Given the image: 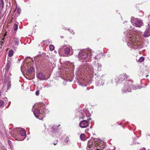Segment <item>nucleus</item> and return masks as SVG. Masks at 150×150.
<instances>
[{
	"label": "nucleus",
	"instance_id": "393cba45",
	"mask_svg": "<svg viewBox=\"0 0 150 150\" xmlns=\"http://www.w3.org/2000/svg\"><path fill=\"white\" fill-rule=\"evenodd\" d=\"M45 110H42L41 111V116H42L43 117H44V116H43V115L42 114V113H44L45 112Z\"/></svg>",
	"mask_w": 150,
	"mask_h": 150
},
{
	"label": "nucleus",
	"instance_id": "20e7f679",
	"mask_svg": "<svg viewBox=\"0 0 150 150\" xmlns=\"http://www.w3.org/2000/svg\"><path fill=\"white\" fill-rule=\"evenodd\" d=\"M64 47L65 54L68 55L69 56L72 54L73 52L72 51H71V47L66 46V45H64Z\"/></svg>",
	"mask_w": 150,
	"mask_h": 150
},
{
	"label": "nucleus",
	"instance_id": "7c9ffc66",
	"mask_svg": "<svg viewBox=\"0 0 150 150\" xmlns=\"http://www.w3.org/2000/svg\"><path fill=\"white\" fill-rule=\"evenodd\" d=\"M65 141L66 142H67L68 141V138H67L65 139Z\"/></svg>",
	"mask_w": 150,
	"mask_h": 150
},
{
	"label": "nucleus",
	"instance_id": "c85d7f7f",
	"mask_svg": "<svg viewBox=\"0 0 150 150\" xmlns=\"http://www.w3.org/2000/svg\"><path fill=\"white\" fill-rule=\"evenodd\" d=\"M138 88V87H137V86H136H136H135V87L133 86V89H134V90L137 89Z\"/></svg>",
	"mask_w": 150,
	"mask_h": 150
},
{
	"label": "nucleus",
	"instance_id": "79ce46f5",
	"mask_svg": "<svg viewBox=\"0 0 150 150\" xmlns=\"http://www.w3.org/2000/svg\"><path fill=\"white\" fill-rule=\"evenodd\" d=\"M16 10H15V9L14 10V11H16Z\"/></svg>",
	"mask_w": 150,
	"mask_h": 150
},
{
	"label": "nucleus",
	"instance_id": "e433bc0d",
	"mask_svg": "<svg viewBox=\"0 0 150 150\" xmlns=\"http://www.w3.org/2000/svg\"><path fill=\"white\" fill-rule=\"evenodd\" d=\"M2 47V45H0V49Z\"/></svg>",
	"mask_w": 150,
	"mask_h": 150
},
{
	"label": "nucleus",
	"instance_id": "0eeeda50",
	"mask_svg": "<svg viewBox=\"0 0 150 150\" xmlns=\"http://www.w3.org/2000/svg\"><path fill=\"white\" fill-rule=\"evenodd\" d=\"M79 58H81L82 59H85L88 57L87 53L85 51H81V52L79 53Z\"/></svg>",
	"mask_w": 150,
	"mask_h": 150
},
{
	"label": "nucleus",
	"instance_id": "bb28decb",
	"mask_svg": "<svg viewBox=\"0 0 150 150\" xmlns=\"http://www.w3.org/2000/svg\"><path fill=\"white\" fill-rule=\"evenodd\" d=\"M86 116L88 117H89L91 115L88 112H87L86 113Z\"/></svg>",
	"mask_w": 150,
	"mask_h": 150
},
{
	"label": "nucleus",
	"instance_id": "423d86ee",
	"mask_svg": "<svg viewBox=\"0 0 150 150\" xmlns=\"http://www.w3.org/2000/svg\"><path fill=\"white\" fill-rule=\"evenodd\" d=\"M88 125V122L86 120L81 121L79 123V126L82 128L87 127Z\"/></svg>",
	"mask_w": 150,
	"mask_h": 150
},
{
	"label": "nucleus",
	"instance_id": "7ed1b4c3",
	"mask_svg": "<svg viewBox=\"0 0 150 150\" xmlns=\"http://www.w3.org/2000/svg\"><path fill=\"white\" fill-rule=\"evenodd\" d=\"M131 21L132 24L136 27H140L143 24V23L141 20L134 18L133 17L131 18Z\"/></svg>",
	"mask_w": 150,
	"mask_h": 150
},
{
	"label": "nucleus",
	"instance_id": "c9c22d12",
	"mask_svg": "<svg viewBox=\"0 0 150 150\" xmlns=\"http://www.w3.org/2000/svg\"><path fill=\"white\" fill-rule=\"evenodd\" d=\"M4 40V38H3L2 40L1 41H2L3 42Z\"/></svg>",
	"mask_w": 150,
	"mask_h": 150
},
{
	"label": "nucleus",
	"instance_id": "4be33fe9",
	"mask_svg": "<svg viewBox=\"0 0 150 150\" xmlns=\"http://www.w3.org/2000/svg\"><path fill=\"white\" fill-rule=\"evenodd\" d=\"M21 12V10L20 8H18L17 9V13H18V15H19Z\"/></svg>",
	"mask_w": 150,
	"mask_h": 150
},
{
	"label": "nucleus",
	"instance_id": "cd10ccee",
	"mask_svg": "<svg viewBox=\"0 0 150 150\" xmlns=\"http://www.w3.org/2000/svg\"><path fill=\"white\" fill-rule=\"evenodd\" d=\"M68 30H69V31H70V33H74V32H73V30H72L71 29H68Z\"/></svg>",
	"mask_w": 150,
	"mask_h": 150
},
{
	"label": "nucleus",
	"instance_id": "2eb2a0df",
	"mask_svg": "<svg viewBox=\"0 0 150 150\" xmlns=\"http://www.w3.org/2000/svg\"><path fill=\"white\" fill-rule=\"evenodd\" d=\"M103 146L102 145H101V146H100V144H99L98 146L96 147V148L95 149H96V150H102V149L103 148V146Z\"/></svg>",
	"mask_w": 150,
	"mask_h": 150
},
{
	"label": "nucleus",
	"instance_id": "b1692460",
	"mask_svg": "<svg viewBox=\"0 0 150 150\" xmlns=\"http://www.w3.org/2000/svg\"><path fill=\"white\" fill-rule=\"evenodd\" d=\"M4 104V102L2 100H0V107L2 106Z\"/></svg>",
	"mask_w": 150,
	"mask_h": 150
},
{
	"label": "nucleus",
	"instance_id": "5701e85b",
	"mask_svg": "<svg viewBox=\"0 0 150 150\" xmlns=\"http://www.w3.org/2000/svg\"><path fill=\"white\" fill-rule=\"evenodd\" d=\"M0 4L2 6H3L4 5V3L3 0H0Z\"/></svg>",
	"mask_w": 150,
	"mask_h": 150
},
{
	"label": "nucleus",
	"instance_id": "f704fd0d",
	"mask_svg": "<svg viewBox=\"0 0 150 150\" xmlns=\"http://www.w3.org/2000/svg\"><path fill=\"white\" fill-rule=\"evenodd\" d=\"M100 140H98V142H97V143L98 144H99V143H100Z\"/></svg>",
	"mask_w": 150,
	"mask_h": 150
},
{
	"label": "nucleus",
	"instance_id": "9d476101",
	"mask_svg": "<svg viewBox=\"0 0 150 150\" xmlns=\"http://www.w3.org/2000/svg\"><path fill=\"white\" fill-rule=\"evenodd\" d=\"M145 37H148L150 35V28L146 29L144 34Z\"/></svg>",
	"mask_w": 150,
	"mask_h": 150
},
{
	"label": "nucleus",
	"instance_id": "a211bd4d",
	"mask_svg": "<svg viewBox=\"0 0 150 150\" xmlns=\"http://www.w3.org/2000/svg\"><path fill=\"white\" fill-rule=\"evenodd\" d=\"M18 24L16 23H15L13 26V28L14 31H16L17 30L18 28Z\"/></svg>",
	"mask_w": 150,
	"mask_h": 150
},
{
	"label": "nucleus",
	"instance_id": "f8f14e48",
	"mask_svg": "<svg viewBox=\"0 0 150 150\" xmlns=\"http://www.w3.org/2000/svg\"><path fill=\"white\" fill-rule=\"evenodd\" d=\"M11 65V62L9 61L8 62L5 67L6 71L8 72V71L9 70Z\"/></svg>",
	"mask_w": 150,
	"mask_h": 150
},
{
	"label": "nucleus",
	"instance_id": "58836bf2",
	"mask_svg": "<svg viewBox=\"0 0 150 150\" xmlns=\"http://www.w3.org/2000/svg\"><path fill=\"white\" fill-rule=\"evenodd\" d=\"M57 144V143H54V145H56Z\"/></svg>",
	"mask_w": 150,
	"mask_h": 150
},
{
	"label": "nucleus",
	"instance_id": "f03ea898",
	"mask_svg": "<svg viewBox=\"0 0 150 150\" xmlns=\"http://www.w3.org/2000/svg\"><path fill=\"white\" fill-rule=\"evenodd\" d=\"M11 74L9 73H5L4 79V84H7V89L10 88L11 87V81L10 75Z\"/></svg>",
	"mask_w": 150,
	"mask_h": 150
},
{
	"label": "nucleus",
	"instance_id": "4c0bfd02",
	"mask_svg": "<svg viewBox=\"0 0 150 150\" xmlns=\"http://www.w3.org/2000/svg\"><path fill=\"white\" fill-rule=\"evenodd\" d=\"M138 37L139 38L140 37L141 35H138Z\"/></svg>",
	"mask_w": 150,
	"mask_h": 150
},
{
	"label": "nucleus",
	"instance_id": "f257e3e1",
	"mask_svg": "<svg viewBox=\"0 0 150 150\" xmlns=\"http://www.w3.org/2000/svg\"><path fill=\"white\" fill-rule=\"evenodd\" d=\"M126 35V38L127 40L130 41L127 43V45L130 47L131 48H133L134 49L140 48L141 46L140 45V42L137 40L135 41V40H138V37L137 36H135V34L132 33V32H130L129 33H126L124 32Z\"/></svg>",
	"mask_w": 150,
	"mask_h": 150
},
{
	"label": "nucleus",
	"instance_id": "aec40b11",
	"mask_svg": "<svg viewBox=\"0 0 150 150\" xmlns=\"http://www.w3.org/2000/svg\"><path fill=\"white\" fill-rule=\"evenodd\" d=\"M49 48L50 50L51 51L53 50L54 48V46L52 45H50Z\"/></svg>",
	"mask_w": 150,
	"mask_h": 150
},
{
	"label": "nucleus",
	"instance_id": "f3484780",
	"mask_svg": "<svg viewBox=\"0 0 150 150\" xmlns=\"http://www.w3.org/2000/svg\"><path fill=\"white\" fill-rule=\"evenodd\" d=\"M34 69V68L33 67H31L28 69V71L30 74H31Z\"/></svg>",
	"mask_w": 150,
	"mask_h": 150
},
{
	"label": "nucleus",
	"instance_id": "c756f323",
	"mask_svg": "<svg viewBox=\"0 0 150 150\" xmlns=\"http://www.w3.org/2000/svg\"><path fill=\"white\" fill-rule=\"evenodd\" d=\"M24 139H25V137H23V138H21L20 139H19L18 140L22 141V140H23Z\"/></svg>",
	"mask_w": 150,
	"mask_h": 150
},
{
	"label": "nucleus",
	"instance_id": "2f4dec72",
	"mask_svg": "<svg viewBox=\"0 0 150 150\" xmlns=\"http://www.w3.org/2000/svg\"><path fill=\"white\" fill-rule=\"evenodd\" d=\"M3 43V42L2 41H1L0 42V45H2Z\"/></svg>",
	"mask_w": 150,
	"mask_h": 150
},
{
	"label": "nucleus",
	"instance_id": "ddd939ff",
	"mask_svg": "<svg viewBox=\"0 0 150 150\" xmlns=\"http://www.w3.org/2000/svg\"><path fill=\"white\" fill-rule=\"evenodd\" d=\"M19 133L22 137L25 136L26 134V132L25 130H21L19 131Z\"/></svg>",
	"mask_w": 150,
	"mask_h": 150
},
{
	"label": "nucleus",
	"instance_id": "1a4fd4ad",
	"mask_svg": "<svg viewBox=\"0 0 150 150\" xmlns=\"http://www.w3.org/2000/svg\"><path fill=\"white\" fill-rule=\"evenodd\" d=\"M129 83H128V85H126L124 87V88L122 90L123 93L129 92L131 91V90L129 88L131 87V86H129Z\"/></svg>",
	"mask_w": 150,
	"mask_h": 150
},
{
	"label": "nucleus",
	"instance_id": "a18cd8bd",
	"mask_svg": "<svg viewBox=\"0 0 150 150\" xmlns=\"http://www.w3.org/2000/svg\"><path fill=\"white\" fill-rule=\"evenodd\" d=\"M148 76V75H147V76H146V77Z\"/></svg>",
	"mask_w": 150,
	"mask_h": 150
},
{
	"label": "nucleus",
	"instance_id": "9b49d317",
	"mask_svg": "<svg viewBox=\"0 0 150 150\" xmlns=\"http://www.w3.org/2000/svg\"><path fill=\"white\" fill-rule=\"evenodd\" d=\"M38 76L39 78L42 80L44 79L45 77V75L42 72L39 73L38 75Z\"/></svg>",
	"mask_w": 150,
	"mask_h": 150
},
{
	"label": "nucleus",
	"instance_id": "72a5a7b5",
	"mask_svg": "<svg viewBox=\"0 0 150 150\" xmlns=\"http://www.w3.org/2000/svg\"><path fill=\"white\" fill-rule=\"evenodd\" d=\"M98 55H97L96 56H95V59H97L98 57H98Z\"/></svg>",
	"mask_w": 150,
	"mask_h": 150
},
{
	"label": "nucleus",
	"instance_id": "37998d69",
	"mask_svg": "<svg viewBox=\"0 0 150 150\" xmlns=\"http://www.w3.org/2000/svg\"><path fill=\"white\" fill-rule=\"evenodd\" d=\"M60 125H59L58 126V127L59 126H60Z\"/></svg>",
	"mask_w": 150,
	"mask_h": 150
},
{
	"label": "nucleus",
	"instance_id": "ea45409f",
	"mask_svg": "<svg viewBox=\"0 0 150 150\" xmlns=\"http://www.w3.org/2000/svg\"><path fill=\"white\" fill-rule=\"evenodd\" d=\"M91 118H90L88 119V120H91Z\"/></svg>",
	"mask_w": 150,
	"mask_h": 150
},
{
	"label": "nucleus",
	"instance_id": "6e6552de",
	"mask_svg": "<svg viewBox=\"0 0 150 150\" xmlns=\"http://www.w3.org/2000/svg\"><path fill=\"white\" fill-rule=\"evenodd\" d=\"M11 41V45L13 46H17L19 44V40L18 38H14Z\"/></svg>",
	"mask_w": 150,
	"mask_h": 150
},
{
	"label": "nucleus",
	"instance_id": "412c9836",
	"mask_svg": "<svg viewBox=\"0 0 150 150\" xmlns=\"http://www.w3.org/2000/svg\"><path fill=\"white\" fill-rule=\"evenodd\" d=\"M144 60V58L143 57H140L139 59V62H143Z\"/></svg>",
	"mask_w": 150,
	"mask_h": 150
},
{
	"label": "nucleus",
	"instance_id": "473e14b6",
	"mask_svg": "<svg viewBox=\"0 0 150 150\" xmlns=\"http://www.w3.org/2000/svg\"><path fill=\"white\" fill-rule=\"evenodd\" d=\"M139 150H146V149L145 148H143Z\"/></svg>",
	"mask_w": 150,
	"mask_h": 150
},
{
	"label": "nucleus",
	"instance_id": "c03bdc74",
	"mask_svg": "<svg viewBox=\"0 0 150 150\" xmlns=\"http://www.w3.org/2000/svg\"><path fill=\"white\" fill-rule=\"evenodd\" d=\"M1 93L0 92V96L1 95Z\"/></svg>",
	"mask_w": 150,
	"mask_h": 150
},
{
	"label": "nucleus",
	"instance_id": "dca6fc26",
	"mask_svg": "<svg viewBox=\"0 0 150 150\" xmlns=\"http://www.w3.org/2000/svg\"><path fill=\"white\" fill-rule=\"evenodd\" d=\"M13 51L12 50H10L8 52V56L9 57L12 56L13 54Z\"/></svg>",
	"mask_w": 150,
	"mask_h": 150
},
{
	"label": "nucleus",
	"instance_id": "a878e982",
	"mask_svg": "<svg viewBox=\"0 0 150 150\" xmlns=\"http://www.w3.org/2000/svg\"><path fill=\"white\" fill-rule=\"evenodd\" d=\"M39 94V91H37L35 92V95L37 96H38Z\"/></svg>",
	"mask_w": 150,
	"mask_h": 150
},
{
	"label": "nucleus",
	"instance_id": "39448f33",
	"mask_svg": "<svg viewBox=\"0 0 150 150\" xmlns=\"http://www.w3.org/2000/svg\"><path fill=\"white\" fill-rule=\"evenodd\" d=\"M33 114L35 116L40 120H42L43 119L42 116H41V113L40 112L39 110L35 109L33 111Z\"/></svg>",
	"mask_w": 150,
	"mask_h": 150
},
{
	"label": "nucleus",
	"instance_id": "a19ab883",
	"mask_svg": "<svg viewBox=\"0 0 150 150\" xmlns=\"http://www.w3.org/2000/svg\"><path fill=\"white\" fill-rule=\"evenodd\" d=\"M140 33V32H139V33H138H138H137V35H138V34H139V33Z\"/></svg>",
	"mask_w": 150,
	"mask_h": 150
},
{
	"label": "nucleus",
	"instance_id": "6ab92c4d",
	"mask_svg": "<svg viewBox=\"0 0 150 150\" xmlns=\"http://www.w3.org/2000/svg\"><path fill=\"white\" fill-rule=\"evenodd\" d=\"M119 80L120 81H122V80H123L125 78H124V76H123L122 75H121L119 76Z\"/></svg>",
	"mask_w": 150,
	"mask_h": 150
},
{
	"label": "nucleus",
	"instance_id": "4468645a",
	"mask_svg": "<svg viewBox=\"0 0 150 150\" xmlns=\"http://www.w3.org/2000/svg\"><path fill=\"white\" fill-rule=\"evenodd\" d=\"M80 138L81 140L84 141L86 139L85 135L84 134H82L81 135Z\"/></svg>",
	"mask_w": 150,
	"mask_h": 150
}]
</instances>
